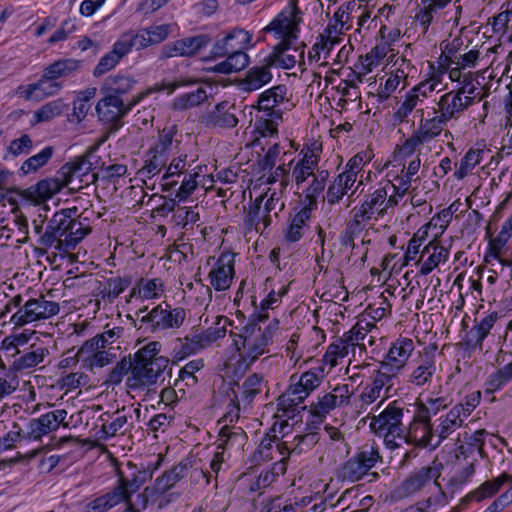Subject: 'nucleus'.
I'll use <instances>...</instances> for the list:
<instances>
[{
  "label": "nucleus",
  "instance_id": "obj_8",
  "mask_svg": "<svg viewBox=\"0 0 512 512\" xmlns=\"http://www.w3.org/2000/svg\"><path fill=\"white\" fill-rule=\"evenodd\" d=\"M186 315L182 307L172 308L169 304H159L141 317L139 329L144 326L146 331L155 334L175 331L183 325Z\"/></svg>",
  "mask_w": 512,
  "mask_h": 512
},
{
  "label": "nucleus",
  "instance_id": "obj_1",
  "mask_svg": "<svg viewBox=\"0 0 512 512\" xmlns=\"http://www.w3.org/2000/svg\"><path fill=\"white\" fill-rule=\"evenodd\" d=\"M303 22V12L298 7V0H289L288 4L263 28L264 33H270L280 40L266 56L268 65L276 68L292 69L296 64H305L306 44L301 42L293 47L300 34Z\"/></svg>",
  "mask_w": 512,
  "mask_h": 512
},
{
  "label": "nucleus",
  "instance_id": "obj_11",
  "mask_svg": "<svg viewBox=\"0 0 512 512\" xmlns=\"http://www.w3.org/2000/svg\"><path fill=\"white\" fill-rule=\"evenodd\" d=\"M144 97L140 94L132 100L117 98L112 95L105 96L97 103L96 111L99 120L111 126L113 130L121 127V119Z\"/></svg>",
  "mask_w": 512,
  "mask_h": 512
},
{
  "label": "nucleus",
  "instance_id": "obj_53",
  "mask_svg": "<svg viewBox=\"0 0 512 512\" xmlns=\"http://www.w3.org/2000/svg\"><path fill=\"white\" fill-rule=\"evenodd\" d=\"M66 107V104L63 102L62 99H55L53 101H50L43 106H41L39 109H37L33 114L34 123H42V122H48L55 117L62 114L64 108Z\"/></svg>",
  "mask_w": 512,
  "mask_h": 512
},
{
  "label": "nucleus",
  "instance_id": "obj_62",
  "mask_svg": "<svg viewBox=\"0 0 512 512\" xmlns=\"http://www.w3.org/2000/svg\"><path fill=\"white\" fill-rule=\"evenodd\" d=\"M132 374L131 354L124 356L116 366L107 375L105 383L108 385H118L122 382L124 376Z\"/></svg>",
  "mask_w": 512,
  "mask_h": 512
},
{
  "label": "nucleus",
  "instance_id": "obj_21",
  "mask_svg": "<svg viewBox=\"0 0 512 512\" xmlns=\"http://www.w3.org/2000/svg\"><path fill=\"white\" fill-rule=\"evenodd\" d=\"M234 256L229 252L221 253L215 267L209 272L210 284L216 291H225L230 287L235 274Z\"/></svg>",
  "mask_w": 512,
  "mask_h": 512
},
{
  "label": "nucleus",
  "instance_id": "obj_61",
  "mask_svg": "<svg viewBox=\"0 0 512 512\" xmlns=\"http://www.w3.org/2000/svg\"><path fill=\"white\" fill-rule=\"evenodd\" d=\"M207 98L206 90L198 87L196 90L185 93L175 98L174 106L176 109L185 110L195 107L204 102Z\"/></svg>",
  "mask_w": 512,
  "mask_h": 512
},
{
  "label": "nucleus",
  "instance_id": "obj_16",
  "mask_svg": "<svg viewBox=\"0 0 512 512\" xmlns=\"http://www.w3.org/2000/svg\"><path fill=\"white\" fill-rule=\"evenodd\" d=\"M71 222V215L67 211L62 210L56 212L48 221L43 234L39 237V245L45 248L54 247L56 252L60 254V243H64L63 239L67 234V227Z\"/></svg>",
  "mask_w": 512,
  "mask_h": 512
},
{
  "label": "nucleus",
  "instance_id": "obj_59",
  "mask_svg": "<svg viewBox=\"0 0 512 512\" xmlns=\"http://www.w3.org/2000/svg\"><path fill=\"white\" fill-rule=\"evenodd\" d=\"M324 368L318 366L304 372L296 381L298 387L306 391L309 395L314 391L320 384L323 378Z\"/></svg>",
  "mask_w": 512,
  "mask_h": 512
},
{
  "label": "nucleus",
  "instance_id": "obj_60",
  "mask_svg": "<svg viewBox=\"0 0 512 512\" xmlns=\"http://www.w3.org/2000/svg\"><path fill=\"white\" fill-rule=\"evenodd\" d=\"M131 284V280L128 277H114L107 281L106 286L101 290L100 295L103 299H108L112 302L121 293H123Z\"/></svg>",
  "mask_w": 512,
  "mask_h": 512
},
{
  "label": "nucleus",
  "instance_id": "obj_18",
  "mask_svg": "<svg viewBox=\"0 0 512 512\" xmlns=\"http://www.w3.org/2000/svg\"><path fill=\"white\" fill-rule=\"evenodd\" d=\"M212 39L208 34H198L167 44L162 48V58L192 56L206 48Z\"/></svg>",
  "mask_w": 512,
  "mask_h": 512
},
{
  "label": "nucleus",
  "instance_id": "obj_50",
  "mask_svg": "<svg viewBox=\"0 0 512 512\" xmlns=\"http://www.w3.org/2000/svg\"><path fill=\"white\" fill-rule=\"evenodd\" d=\"M54 148L52 146L44 147L39 153L27 158L20 166V172L23 175L36 173L39 169L44 167L52 158Z\"/></svg>",
  "mask_w": 512,
  "mask_h": 512
},
{
  "label": "nucleus",
  "instance_id": "obj_51",
  "mask_svg": "<svg viewBox=\"0 0 512 512\" xmlns=\"http://www.w3.org/2000/svg\"><path fill=\"white\" fill-rule=\"evenodd\" d=\"M119 44L123 48L126 55L134 48L141 50L151 46V41L147 39V32L145 29H140L137 32L129 31L120 36L118 39Z\"/></svg>",
  "mask_w": 512,
  "mask_h": 512
},
{
  "label": "nucleus",
  "instance_id": "obj_41",
  "mask_svg": "<svg viewBox=\"0 0 512 512\" xmlns=\"http://www.w3.org/2000/svg\"><path fill=\"white\" fill-rule=\"evenodd\" d=\"M511 381L512 361L487 376L484 382V391L486 394H493L503 389Z\"/></svg>",
  "mask_w": 512,
  "mask_h": 512
},
{
  "label": "nucleus",
  "instance_id": "obj_7",
  "mask_svg": "<svg viewBox=\"0 0 512 512\" xmlns=\"http://www.w3.org/2000/svg\"><path fill=\"white\" fill-rule=\"evenodd\" d=\"M396 206L395 196H389L387 189L381 182L378 187L368 189V192L361 198L360 205L355 207L352 212L360 217L361 221L369 223L383 218Z\"/></svg>",
  "mask_w": 512,
  "mask_h": 512
},
{
  "label": "nucleus",
  "instance_id": "obj_54",
  "mask_svg": "<svg viewBox=\"0 0 512 512\" xmlns=\"http://www.w3.org/2000/svg\"><path fill=\"white\" fill-rule=\"evenodd\" d=\"M204 367L203 359H194L189 361L179 370L178 378L175 380L174 386L179 387L181 382H185L186 386L193 387L197 384L198 379L195 373Z\"/></svg>",
  "mask_w": 512,
  "mask_h": 512
},
{
  "label": "nucleus",
  "instance_id": "obj_24",
  "mask_svg": "<svg viewBox=\"0 0 512 512\" xmlns=\"http://www.w3.org/2000/svg\"><path fill=\"white\" fill-rule=\"evenodd\" d=\"M354 368L360 370V372L366 371L370 379L369 383L381 393L384 390L387 395L393 387L394 380L398 374L381 363L379 366H375L370 363H363L361 365H356Z\"/></svg>",
  "mask_w": 512,
  "mask_h": 512
},
{
  "label": "nucleus",
  "instance_id": "obj_2",
  "mask_svg": "<svg viewBox=\"0 0 512 512\" xmlns=\"http://www.w3.org/2000/svg\"><path fill=\"white\" fill-rule=\"evenodd\" d=\"M161 344L152 341L131 355L132 374L126 378V386L132 391L155 385L169 365V359L159 356Z\"/></svg>",
  "mask_w": 512,
  "mask_h": 512
},
{
  "label": "nucleus",
  "instance_id": "obj_32",
  "mask_svg": "<svg viewBox=\"0 0 512 512\" xmlns=\"http://www.w3.org/2000/svg\"><path fill=\"white\" fill-rule=\"evenodd\" d=\"M436 373V363L434 355L426 353L422 356L409 375V382L415 386L422 387L431 383Z\"/></svg>",
  "mask_w": 512,
  "mask_h": 512
},
{
  "label": "nucleus",
  "instance_id": "obj_35",
  "mask_svg": "<svg viewBox=\"0 0 512 512\" xmlns=\"http://www.w3.org/2000/svg\"><path fill=\"white\" fill-rule=\"evenodd\" d=\"M510 479L511 475L503 472L498 477L483 482L477 489L471 491L466 498L476 502L492 498L499 492L505 483L510 481Z\"/></svg>",
  "mask_w": 512,
  "mask_h": 512
},
{
  "label": "nucleus",
  "instance_id": "obj_63",
  "mask_svg": "<svg viewBox=\"0 0 512 512\" xmlns=\"http://www.w3.org/2000/svg\"><path fill=\"white\" fill-rule=\"evenodd\" d=\"M419 102H422V99L419 98L418 94H414L410 90L406 94L404 101L394 113V120L399 123L406 122L408 115L416 108Z\"/></svg>",
  "mask_w": 512,
  "mask_h": 512
},
{
  "label": "nucleus",
  "instance_id": "obj_49",
  "mask_svg": "<svg viewBox=\"0 0 512 512\" xmlns=\"http://www.w3.org/2000/svg\"><path fill=\"white\" fill-rule=\"evenodd\" d=\"M176 342L173 353L174 357L178 360L189 357L205 348L203 342L200 341L199 334L192 337L185 336L184 338H177Z\"/></svg>",
  "mask_w": 512,
  "mask_h": 512
},
{
  "label": "nucleus",
  "instance_id": "obj_37",
  "mask_svg": "<svg viewBox=\"0 0 512 512\" xmlns=\"http://www.w3.org/2000/svg\"><path fill=\"white\" fill-rule=\"evenodd\" d=\"M467 48V46L464 47L463 51L458 54L453 66L446 71L449 74L450 80H458L459 77H462V73H465L466 69L476 66L480 52L477 49L467 50Z\"/></svg>",
  "mask_w": 512,
  "mask_h": 512
},
{
  "label": "nucleus",
  "instance_id": "obj_28",
  "mask_svg": "<svg viewBox=\"0 0 512 512\" xmlns=\"http://www.w3.org/2000/svg\"><path fill=\"white\" fill-rule=\"evenodd\" d=\"M318 441L319 434L317 432L298 434L293 437L292 441L285 440V443H278L277 450L279 455L299 456L311 450Z\"/></svg>",
  "mask_w": 512,
  "mask_h": 512
},
{
  "label": "nucleus",
  "instance_id": "obj_20",
  "mask_svg": "<svg viewBox=\"0 0 512 512\" xmlns=\"http://www.w3.org/2000/svg\"><path fill=\"white\" fill-rule=\"evenodd\" d=\"M287 100V87L282 84L276 85L259 94L257 108L267 117L282 119L283 112L279 105Z\"/></svg>",
  "mask_w": 512,
  "mask_h": 512
},
{
  "label": "nucleus",
  "instance_id": "obj_58",
  "mask_svg": "<svg viewBox=\"0 0 512 512\" xmlns=\"http://www.w3.org/2000/svg\"><path fill=\"white\" fill-rule=\"evenodd\" d=\"M366 223L353 213V219L346 224L339 236L340 244L344 247H354V239L361 234Z\"/></svg>",
  "mask_w": 512,
  "mask_h": 512
},
{
  "label": "nucleus",
  "instance_id": "obj_29",
  "mask_svg": "<svg viewBox=\"0 0 512 512\" xmlns=\"http://www.w3.org/2000/svg\"><path fill=\"white\" fill-rule=\"evenodd\" d=\"M462 411L461 406H453L445 415L440 416L439 424L435 431L433 430L434 435L436 434L439 438L435 447L463 425L466 418Z\"/></svg>",
  "mask_w": 512,
  "mask_h": 512
},
{
  "label": "nucleus",
  "instance_id": "obj_22",
  "mask_svg": "<svg viewBox=\"0 0 512 512\" xmlns=\"http://www.w3.org/2000/svg\"><path fill=\"white\" fill-rule=\"evenodd\" d=\"M68 185L67 178L61 174L59 169L54 177L41 179L36 184L30 186L26 190V195L33 201L42 202L51 199Z\"/></svg>",
  "mask_w": 512,
  "mask_h": 512
},
{
  "label": "nucleus",
  "instance_id": "obj_26",
  "mask_svg": "<svg viewBox=\"0 0 512 512\" xmlns=\"http://www.w3.org/2000/svg\"><path fill=\"white\" fill-rule=\"evenodd\" d=\"M128 416L125 414V407L113 413L104 412L99 420L102 422L99 438L108 439L118 434L124 435L128 431Z\"/></svg>",
  "mask_w": 512,
  "mask_h": 512
},
{
  "label": "nucleus",
  "instance_id": "obj_57",
  "mask_svg": "<svg viewBox=\"0 0 512 512\" xmlns=\"http://www.w3.org/2000/svg\"><path fill=\"white\" fill-rule=\"evenodd\" d=\"M483 150L470 149L466 152L464 157L461 159L460 164L456 167L454 177L458 180L465 178L469 172H471L476 165L481 162Z\"/></svg>",
  "mask_w": 512,
  "mask_h": 512
},
{
  "label": "nucleus",
  "instance_id": "obj_31",
  "mask_svg": "<svg viewBox=\"0 0 512 512\" xmlns=\"http://www.w3.org/2000/svg\"><path fill=\"white\" fill-rule=\"evenodd\" d=\"M231 109L235 108L229 105L227 101L217 104L215 108L206 115V124L219 128L235 127L238 123V118L234 112L230 111Z\"/></svg>",
  "mask_w": 512,
  "mask_h": 512
},
{
  "label": "nucleus",
  "instance_id": "obj_47",
  "mask_svg": "<svg viewBox=\"0 0 512 512\" xmlns=\"http://www.w3.org/2000/svg\"><path fill=\"white\" fill-rule=\"evenodd\" d=\"M317 165L318 156L312 151L306 152L303 158L296 163L292 172L296 184L299 186L304 183L309 176L314 175V170Z\"/></svg>",
  "mask_w": 512,
  "mask_h": 512
},
{
  "label": "nucleus",
  "instance_id": "obj_52",
  "mask_svg": "<svg viewBox=\"0 0 512 512\" xmlns=\"http://www.w3.org/2000/svg\"><path fill=\"white\" fill-rule=\"evenodd\" d=\"M445 45L442 49V53L439 57V67L443 72H446L453 63H455L458 54H460L463 47V40L459 37L454 38L451 41L444 42Z\"/></svg>",
  "mask_w": 512,
  "mask_h": 512
},
{
  "label": "nucleus",
  "instance_id": "obj_5",
  "mask_svg": "<svg viewBox=\"0 0 512 512\" xmlns=\"http://www.w3.org/2000/svg\"><path fill=\"white\" fill-rule=\"evenodd\" d=\"M410 410L407 404L401 400L396 399L387 404V406L378 415H369L370 419L369 428L375 434H392L398 435L400 440L407 444H414L408 441L409 425L404 424L406 414Z\"/></svg>",
  "mask_w": 512,
  "mask_h": 512
},
{
  "label": "nucleus",
  "instance_id": "obj_25",
  "mask_svg": "<svg viewBox=\"0 0 512 512\" xmlns=\"http://www.w3.org/2000/svg\"><path fill=\"white\" fill-rule=\"evenodd\" d=\"M440 471L436 467L424 466L414 470L401 483L400 489L403 496H410L421 491L432 480L436 481Z\"/></svg>",
  "mask_w": 512,
  "mask_h": 512
},
{
  "label": "nucleus",
  "instance_id": "obj_46",
  "mask_svg": "<svg viewBox=\"0 0 512 512\" xmlns=\"http://www.w3.org/2000/svg\"><path fill=\"white\" fill-rule=\"evenodd\" d=\"M126 56L118 40L113 44L112 49L103 55L93 70L95 77L102 76L112 70Z\"/></svg>",
  "mask_w": 512,
  "mask_h": 512
},
{
  "label": "nucleus",
  "instance_id": "obj_40",
  "mask_svg": "<svg viewBox=\"0 0 512 512\" xmlns=\"http://www.w3.org/2000/svg\"><path fill=\"white\" fill-rule=\"evenodd\" d=\"M49 354L47 348L33 344L30 346L28 351L19 355L13 361V367L15 370H25L37 366L43 362L44 358Z\"/></svg>",
  "mask_w": 512,
  "mask_h": 512
},
{
  "label": "nucleus",
  "instance_id": "obj_64",
  "mask_svg": "<svg viewBox=\"0 0 512 512\" xmlns=\"http://www.w3.org/2000/svg\"><path fill=\"white\" fill-rule=\"evenodd\" d=\"M348 349L343 344V341H341L339 338L335 340L333 343H331L324 356H323V362L324 364H327L330 366V368L335 367L338 364V359H342L345 356L348 355Z\"/></svg>",
  "mask_w": 512,
  "mask_h": 512
},
{
  "label": "nucleus",
  "instance_id": "obj_45",
  "mask_svg": "<svg viewBox=\"0 0 512 512\" xmlns=\"http://www.w3.org/2000/svg\"><path fill=\"white\" fill-rule=\"evenodd\" d=\"M360 4L354 1L342 4L337 11L334 13L335 23H329L327 26H331V30L336 33H340L342 29H350L352 24V15L355 12H359Z\"/></svg>",
  "mask_w": 512,
  "mask_h": 512
},
{
  "label": "nucleus",
  "instance_id": "obj_15",
  "mask_svg": "<svg viewBox=\"0 0 512 512\" xmlns=\"http://www.w3.org/2000/svg\"><path fill=\"white\" fill-rule=\"evenodd\" d=\"M67 414L65 409H56L41 415L39 418L31 419L27 424L26 437L39 440L43 436L56 431L60 425L68 427L69 424L65 422Z\"/></svg>",
  "mask_w": 512,
  "mask_h": 512
},
{
  "label": "nucleus",
  "instance_id": "obj_10",
  "mask_svg": "<svg viewBox=\"0 0 512 512\" xmlns=\"http://www.w3.org/2000/svg\"><path fill=\"white\" fill-rule=\"evenodd\" d=\"M59 304L49 301L45 296L27 300L11 317L10 322L15 326H24L28 323L51 318L58 314Z\"/></svg>",
  "mask_w": 512,
  "mask_h": 512
},
{
  "label": "nucleus",
  "instance_id": "obj_4",
  "mask_svg": "<svg viewBox=\"0 0 512 512\" xmlns=\"http://www.w3.org/2000/svg\"><path fill=\"white\" fill-rule=\"evenodd\" d=\"M178 127L176 124L167 125L159 131L157 141L144 155V164L139 174L146 178H153L166 168L171 156L179 152L181 140L176 139Z\"/></svg>",
  "mask_w": 512,
  "mask_h": 512
},
{
  "label": "nucleus",
  "instance_id": "obj_23",
  "mask_svg": "<svg viewBox=\"0 0 512 512\" xmlns=\"http://www.w3.org/2000/svg\"><path fill=\"white\" fill-rule=\"evenodd\" d=\"M414 342L410 338L401 337L392 343L385 358L380 363L399 373L406 365L414 351Z\"/></svg>",
  "mask_w": 512,
  "mask_h": 512
},
{
  "label": "nucleus",
  "instance_id": "obj_48",
  "mask_svg": "<svg viewBox=\"0 0 512 512\" xmlns=\"http://www.w3.org/2000/svg\"><path fill=\"white\" fill-rule=\"evenodd\" d=\"M177 154V156L172 158L169 165L166 166V172L162 176L161 186L163 191L172 190L177 185V181H170V178L180 175L185 170L187 154L179 152Z\"/></svg>",
  "mask_w": 512,
  "mask_h": 512
},
{
  "label": "nucleus",
  "instance_id": "obj_12",
  "mask_svg": "<svg viewBox=\"0 0 512 512\" xmlns=\"http://www.w3.org/2000/svg\"><path fill=\"white\" fill-rule=\"evenodd\" d=\"M378 462H382L379 446L375 443H366L345 462L343 475L351 481L360 480Z\"/></svg>",
  "mask_w": 512,
  "mask_h": 512
},
{
  "label": "nucleus",
  "instance_id": "obj_6",
  "mask_svg": "<svg viewBox=\"0 0 512 512\" xmlns=\"http://www.w3.org/2000/svg\"><path fill=\"white\" fill-rule=\"evenodd\" d=\"M447 406L448 402L445 397L427 398L425 403H417V413L409 422V436L407 440L412 441L419 447L431 445L434 436L431 416L436 415Z\"/></svg>",
  "mask_w": 512,
  "mask_h": 512
},
{
  "label": "nucleus",
  "instance_id": "obj_39",
  "mask_svg": "<svg viewBox=\"0 0 512 512\" xmlns=\"http://www.w3.org/2000/svg\"><path fill=\"white\" fill-rule=\"evenodd\" d=\"M285 443L275 434V428L273 427L269 433H267L261 440L257 450L252 455V460L256 464L261 461H268L274 459V453H278L277 444Z\"/></svg>",
  "mask_w": 512,
  "mask_h": 512
},
{
  "label": "nucleus",
  "instance_id": "obj_55",
  "mask_svg": "<svg viewBox=\"0 0 512 512\" xmlns=\"http://www.w3.org/2000/svg\"><path fill=\"white\" fill-rule=\"evenodd\" d=\"M263 377L257 373L248 376L241 386V400L246 404L253 402L255 397L262 392Z\"/></svg>",
  "mask_w": 512,
  "mask_h": 512
},
{
  "label": "nucleus",
  "instance_id": "obj_14",
  "mask_svg": "<svg viewBox=\"0 0 512 512\" xmlns=\"http://www.w3.org/2000/svg\"><path fill=\"white\" fill-rule=\"evenodd\" d=\"M263 198V196L257 197L246 215V226L250 229L253 227L256 231H259L260 224L263 225L264 229L271 224V213L278 217V213L284 209V203L276 196L275 192L270 195L262 207Z\"/></svg>",
  "mask_w": 512,
  "mask_h": 512
},
{
  "label": "nucleus",
  "instance_id": "obj_56",
  "mask_svg": "<svg viewBox=\"0 0 512 512\" xmlns=\"http://www.w3.org/2000/svg\"><path fill=\"white\" fill-rule=\"evenodd\" d=\"M33 148V141L28 134H22L19 138L10 141L3 158L14 159L23 154H29Z\"/></svg>",
  "mask_w": 512,
  "mask_h": 512
},
{
  "label": "nucleus",
  "instance_id": "obj_43",
  "mask_svg": "<svg viewBox=\"0 0 512 512\" xmlns=\"http://www.w3.org/2000/svg\"><path fill=\"white\" fill-rule=\"evenodd\" d=\"M446 124L447 121L440 114L435 115L432 118L421 119L415 132L428 143L442 133Z\"/></svg>",
  "mask_w": 512,
  "mask_h": 512
},
{
  "label": "nucleus",
  "instance_id": "obj_33",
  "mask_svg": "<svg viewBox=\"0 0 512 512\" xmlns=\"http://www.w3.org/2000/svg\"><path fill=\"white\" fill-rule=\"evenodd\" d=\"M449 251L447 248L439 245L435 241H430L422 250V258L427 256L423 261L420 274L428 275L440 263L445 262L448 258Z\"/></svg>",
  "mask_w": 512,
  "mask_h": 512
},
{
  "label": "nucleus",
  "instance_id": "obj_9",
  "mask_svg": "<svg viewBox=\"0 0 512 512\" xmlns=\"http://www.w3.org/2000/svg\"><path fill=\"white\" fill-rule=\"evenodd\" d=\"M353 392L348 384H338L331 391L319 394L310 405L312 423H322L334 409L347 406Z\"/></svg>",
  "mask_w": 512,
  "mask_h": 512
},
{
  "label": "nucleus",
  "instance_id": "obj_36",
  "mask_svg": "<svg viewBox=\"0 0 512 512\" xmlns=\"http://www.w3.org/2000/svg\"><path fill=\"white\" fill-rule=\"evenodd\" d=\"M91 232V228L84 226L80 221L71 217V222L67 227V234L63 239L64 243H60V255L67 254L70 250L75 249L78 243Z\"/></svg>",
  "mask_w": 512,
  "mask_h": 512
},
{
  "label": "nucleus",
  "instance_id": "obj_3",
  "mask_svg": "<svg viewBox=\"0 0 512 512\" xmlns=\"http://www.w3.org/2000/svg\"><path fill=\"white\" fill-rule=\"evenodd\" d=\"M279 321L273 319L264 330L253 323H247L240 333L231 332L233 345L239 352L241 360L247 365L256 362L260 356L269 352V346L273 343L275 332L278 330Z\"/></svg>",
  "mask_w": 512,
  "mask_h": 512
},
{
  "label": "nucleus",
  "instance_id": "obj_13",
  "mask_svg": "<svg viewBox=\"0 0 512 512\" xmlns=\"http://www.w3.org/2000/svg\"><path fill=\"white\" fill-rule=\"evenodd\" d=\"M95 150V147L90 148L84 155L75 157L60 168L61 174L67 178V183L69 185L76 179L80 184L85 186H89L90 184H94L98 181L99 174L92 171L93 163L91 161ZM81 187L82 185H79L78 189Z\"/></svg>",
  "mask_w": 512,
  "mask_h": 512
},
{
  "label": "nucleus",
  "instance_id": "obj_30",
  "mask_svg": "<svg viewBox=\"0 0 512 512\" xmlns=\"http://www.w3.org/2000/svg\"><path fill=\"white\" fill-rule=\"evenodd\" d=\"M312 208L304 206L294 216H290L288 226L284 230V238L289 243H295L302 239L308 230V220L311 217Z\"/></svg>",
  "mask_w": 512,
  "mask_h": 512
},
{
  "label": "nucleus",
  "instance_id": "obj_44",
  "mask_svg": "<svg viewBox=\"0 0 512 512\" xmlns=\"http://www.w3.org/2000/svg\"><path fill=\"white\" fill-rule=\"evenodd\" d=\"M81 67V61L75 59H60L49 66L43 71V77L48 79H58L67 77L75 73Z\"/></svg>",
  "mask_w": 512,
  "mask_h": 512
},
{
  "label": "nucleus",
  "instance_id": "obj_19",
  "mask_svg": "<svg viewBox=\"0 0 512 512\" xmlns=\"http://www.w3.org/2000/svg\"><path fill=\"white\" fill-rule=\"evenodd\" d=\"M474 99L475 96L462 97L459 95V91L452 89L439 98L438 112L447 122L458 119L474 103Z\"/></svg>",
  "mask_w": 512,
  "mask_h": 512
},
{
  "label": "nucleus",
  "instance_id": "obj_17",
  "mask_svg": "<svg viewBox=\"0 0 512 512\" xmlns=\"http://www.w3.org/2000/svg\"><path fill=\"white\" fill-rule=\"evenodd\" d=\"M252 39V35L242 28H233L218 38L213 44L210 55L212 58H222L240 49H246Z\"/></svg>",
  "mask_w": 512,
  "mask_h": 512
},
{
  "label": "nucleus",
  "instance_id": "obj_38",
  "mask_svg": "<svg viewBox=\"0 0 512 512\" xmlns=\"http://www.w3.org/2000/svg\"><path fill=\"white\" fill-rule=\"evenodd\" d=\"M452 0H421V8L415 15V19L422 27L425 34L434 19V14L438 10L444 9Z\"/></svg>",
  "mask_w": 512,
  "mask_h": 512
},
{
  "label": "nucleus",
  "instance_id": "obj_27",
  "mask_svg": "<svg viewBox=\"0 0 512 512\" xmlns=\"http://www.w3.org/2000/svg\"><path fill=\"white\" fill-rule=\"evenodd\" d=\"M272 67V65H268V59L264 57L259 65L249 68L240 83L242 90L252 92L270 83L273 78Z\"/></svg>",
  "mask_w": 512,
  "mask_h": 512
},
{
  "label": "nucleus",
  "instance_id": "obj_42",
  "mask_svg": "<svg viewBox=\"0 0 512 512\" xmlns=\"http://www.w3.org/2000/svg\"><path fill=\"white\" fill-rule=\"evenodd\" d=\"M246 433L241 428H230L228 425L222 426L219 431L218 449L229 450L232 448L243 447L246 441Z\"/></svg>",
  "mask_w": 512,
  "mask_h": 512
},
{
  "label": "nucleus",
  "instance_id": "obj_34",
  "mask_svg": "<svg viewBox=\"0 0 512 512\" xmlns=\"http://www.w3.org/2000/svg\"><path fill=\"white\" fill-rule=\"evenodd\" d=\"M136 80L130 76L122 73H117L107 77L102 85L104 94L112 95L117 98H123L124 95L129 93L135 86Z\"/></svg>",
  "mask_w": 512,
  "mask_h": 512
}]
</instances>
